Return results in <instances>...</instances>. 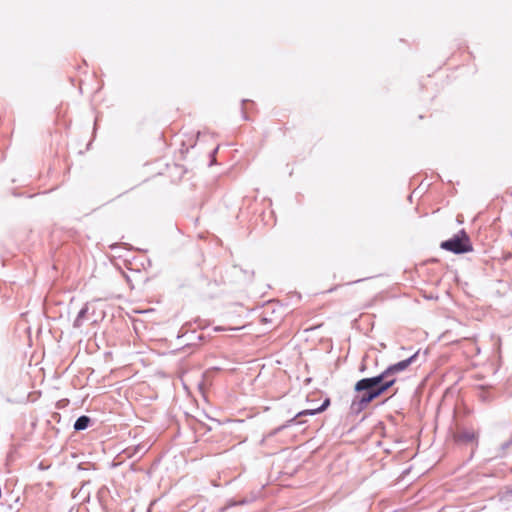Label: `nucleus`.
I'll list each match as a JSON object with an SVG mask.
<instances>
[{"label":"nucleus","instance_id":"nucleus-1","mask_svg":"<svg viewBox=\"0 0 512 512\" xmlns=\"http://www.w3.org/2000/svg\"><path fill=\"white\" fill-rule=\"evenodd\" d=\"M417 354H414L408 359L402 360L394 365L389 366L385 371H383L380 375L371 377V378H363L359 380L355 384V390L360 392L363 388H370L372 386H377L381 383L382 380L395 375L398 372L404 371L416 358Z\"/></svg>","mask_w":512,"mask_h":512},{"label":"nucleus","instance_id":"nucleus-2","mask_svg":"<svg viewBox=\"0 0 512 512\" xmlns=\"http://www.w3.org/2000/svg\"><path fill=\"white\" fill-rule=\"evenodd\" d=\"M440 247L446 251L461 254L472 251V245L470 239L465 231H460L453 238L443 241Z\"/></svg>","mask_w":512,"mask_h":512},{"label":"nucleus","instance_id":"nucleus-3","mask_svg":"<svg viewBox=\"0 0 512 512\" xmlns=\"http://www.w3.org/2000/svg\"><path fill=\"white\" fill-rule=\"evenodd\" d=\"M454 437L457 441L468 443L476 441L478 433L473 429H459Z\"/></svg>","mask_w":512,"mask_h":512},{"label":"nucleus","instance_id":"nucleus-4","mask_svg":"<svg viewBox=\"0 0 512 512\" xmlns=\"http://www.w3.org/2000/svg\"><path fill=\"white\" fill-rule=\"evenodd\" d=\"M361 391H366L360 399L361 404L367 405L380 396L375 386L363 388Z\"/></svg>","mask_w":512,"mask_h":512},{"label":"nucleus","instance_id":"nucleus-5","mask_svg":"<svg viewBox=\"0 0 512 512\" xmlns=\"http://www.w3.org/2000/svg\"><path fill=\"white\" fill-rule=\"evenodd\" d=\"M396 382V379L393 378V379H390L388 381H385L383 382V380L381 381L380 384H378L377 386H375L376 390L378 391L379 395L381 396L384 392H386L390 387H392L394 385V383Z\"/></svg>","mask_w":512,"mask_h":512},{"label":"nucleus","instance_id":"nucleus-6","mask_svg":"<svg viewBox=\"0 0 512 512\" xmlns=\"http://www.w3.org/2000/svg\"><path fill=\"white\" fill-rule=\"evenodd\" d=\"M90 423V418L88 416H81L79 417L75 424H74V429L75 430H84L88 427Z\"/></svg>","mask_w":512,"mask_h":512},{"label":"nucleus","instance_id":"nucleus-7","mask_svg":"<svg viewBox=\"0 0 512 512\" xmlns=\"http://www.w3.org/2000/svg\"><path fill=\"white\" fill-rule=\"evenodd\" d=\"M329 405H330V399L327 398L319 408L314 409V412H320L321 413L324 410H326Z\"/></svg>","mask_w":512,"mask_h":512},{"label":"nucleus","instance_id":"nucleus-8","mask_svg":"<svg viewBox=\"0 0 512 512\" xmlns=\"http://www.w3.org/2000/svg\"><path fill=\"white\" fill-rule=\"evenodd\" d=\"M317 413L318 412H314V409H308V410H303L302 412H300L298 414V416H302V415H315Z\"/></svg>","mask_w":512,"mask_h":512},{"label":"nucleus","instance_id":"nucleus-9","mask_svg":"<svg viewBox=\"0 0 512 512\" xmlns=\"http://www.w3.org/2000/svg\"><path fill=\"white\" fill-rule=\"evenodd\" d=\"M87 309H82L80 312H79V315H78V318H82L85 313H86Z\"/></svg>","mask_w":512,"mask_h":512}]
</instances>
